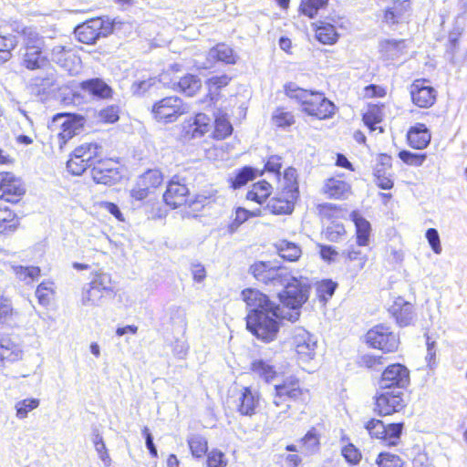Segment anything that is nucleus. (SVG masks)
Masks as SVG:
<instances>
[{
	"mask_svg": "<svg viewBox=\"0 0 467 467\" xmlns=\"http://www.w3.org/2000/svg\"><path fill=\"white\" fill-rule=\"evenodd\" d=\"M54 294V283L51 281L42 282L36 290V296L42 306L49 305Z\"/></svg>",
	"mask_w": 467,
	"mask_h": 467,
	"instance_id": "de8ad7c7",
	"label": "nucleus"
},
{
	"mask_svg": "<svg viewBox=\"0 0 467 467\" xmlns=\"http://www.w3.org/2000/svg\"><path fill=\"white\" fill-rule=\"evenodd\" d=\"M341 454L351 465L358 464L361 459L360 451L351 443L342 448Z\"/></svg>",
	"mask_w": 467,
	"mask_h": 467,
	"instance_id": "13d9d810",
	"label": "nucleus"
},
{
	"mask_svg": "<svg viewBox=\"0 0 467 467\" xmlns=\"http://www.w3.org/2000/svg\"><path fill=\"white\" fill-rule=\"evenodd\" d=\"M378 467H401L402 461L398 455L388 452L379 454L376 461Z\"/></svg>",
	"mask_w": 467,
	"mask_h": 467,
	"instance_id": "6e6d98bb",
	"label": "nucleus"
},
{
	"mask_svg": "<svg viewBox=\"0 0 467 467\" xmlns=\"http://www.w3.org/2000/svg\"><path fill=\"white\" fill-rule=\"evenodd\" d=\"M297 174L296 171L294 168H288L285 171L283 181H282V189L286 191H292L295 188V193L298 194V184H297Z\"/></svg>",
	"mask_w": 467,
	"mask_h": 467,
	"instance_id": "5fc2aeb1",
	"label": "nucleus"
},
{
	"mask_svg": "<svg viewBox=\"0 0 467 467\" xmlns=\"http://www.w3.org/2000/svg\"><path fill=\"white\" fill-rule=\"evenodd\" d=\"M277 254L285 260L295 262L301 255V249L294 243L282 240L275 244Z\"/></svg>",
	"mask_w": 467,
	"mask_h": 467,
	"instance_id": "c9c22d12",
	"label": "nucleus"
},
{
	"mask_svg": "<svg viewBox=\"0 0 467 467\" xmlns=\"http://www.w3.org/2000/svg\"><path fill=\"white\" fill-rule=\"evenodd\" d=\"M189 190L178 176H174L169 182L163 199L167 205L177 208L186 202Z\"/></svg>",
	"mask_w": 467,
	"mask_h": 467,
	"instance_id": "4be33fe9",
	"label": "nucleus"
},
{
	"mask_svg": "<svg viewBox=\"0 0 467 467\" xmlns=\"http://www.w3.org/2000/svg\"><path fill=\"white\" fill-rule=\"evenodd\" d=\"M211 127V119L204 113H198L183 123V136L187 140L199 139L209 132Z\"/></svg>",
	"mask_w": 467,
	"mask_h": 467,
	"instance_id": "6ab92c4d",
	"label": "nucleus"
},
{
	"mask_svg": "<svg viewBox=\"0 0 467 467\" xmlns=\"http://www.w3.org/2000/svg\"><path fill=\"white\" fill-rule=\"evenodd\" d=\"M100 118L109 123H113L119 119V108L117 106H109L100 111Z\"/></svg>",
	"mask_w": 467,
	"mask_h": 467,
	"instance_id": "338daca9",
	"label": "nucleus"
},
{
	"mask_svg": "<svg viewBox=\"0 0 467 467\" xmlns=\"http://www.w3.org/2000/svg\"><path fill=\"white\" fill-rule=\"evenodd\" d=\"M25 192L26 189L20 178L12 172H0V199L17 202Z\"/></svg>",
	"mask_w": 467,
	"mask_h": 467,
	"instance_id": "4468645a",
	"label": "nucleus"
},
{
	"mask_svg": "<svg viewBox=\"0 0 467 467\" xmlns=\"http://www.w3.org/2000/svg\"><path fill=\"white\" fill-rule=\"evenodd\" d=\"M155 84L154 78L136 81L131 85V91L134 95H143L151 86Z\"/></svg>",
	"mask_w": 467,
	"mask_h": 467,
	"instance_id": "e2e57ef3",
	"label": "nucleus"
},
{
	"mask_svg": "<svg viewBox=\"0 0 467 467\" xmlns=\"http://www.w3.org/2000/svg\"><path fill=\"white\" fill-rule=\"evenodd\" d=\"M52 60L67 71L70 75H76L80 69V59L70 49L63 46H56L52 49Z\"/></svg>",
	"mask_w": 467,
	"mask_h": 467,
	"instance_id": "5701e85b",
	"label": "nucleus"
},
{
	"mask_svg": "<svg viewBox=\"0 0 467 467\" xmlns=\"http://www.w3.org/2000/svg\"><path fill=\"white\" fill-rule=\"evenodd\" d=\"M318 247H319V254L324 261H326L327 263L336 261V259L338 255V253L333 246L318 244Z\"/></svg>",
	"mask_w": 467,
	"mask_h": 467,
	"instance_id": "69168bd1",
	"label": "nucleus"
},
{
	"mask_svg": "<svg viewBox=\"0 0 467 467\" xmlns=\"http://www.w3.org/2000/svg\"><path fill=\"white\" fill-rule=\"evenodd\" d=\"M399 300L400 302H396L393 306L392 312L396 317L397 323L400 327H407L412 323L414 318L413 306L402 299Z\"/></svg>",
	"mask_w": 467,
	"mask_h": 467,
	"instance_id": "c756f323",
	"label": "nucleus"
},
{
	"mask_svg": "<svg viewBox=\"0 0 467 467\" xmlns=\"http://www.w3.org/2000/svg\"><path fill=\"white\" fill-rule=\"evenodd\" d=\"M229 80H230V78L226 75L214 76V77L210 78L207 80V85H208L210 90H212L213 88L218 89V88L227 86L229 83Z\"/></svg>",
	"mask_w": 467,
	"mask_h": 467,
	"instance_id": "774afa93",
	"label": "nucleus"
},
{
	"mask_svg": "<svg viewBox=\"0 0 467 467\" xmlns=\"http://www.w3.org/2000/svg\"><path fill=\"white\" fill-rule=\"evenodd\" d=\"M39 404L40 400L36 398L25 399L17 401L15 405L16 418L19 420L26 419L28 413L36 409Z\"/></svg>",
	"mask_w": 467,
	"mask_h": 467,
	"instance_id": "a18cd8bd",
	"label": "nucleus"
},
{
	"mask_svg": "<svg viewBox=\"0 0 467 467\" xmlns=\"http://www.w3.org/2000/svg\"><path fill=\"white\" fill-rule=\"evenodd\" d=\"M208 59L211 61H221L226 64H235L236 55L232 47L222 43L209 50Z\"/></svg>",
	"mask_w": 467,
	"mask_h": 467,
	"instance_id": "7c9ffc66",
	"label": "nucleus"
},
{
	"mask_svg": "<svg viewBox=\"0 0 467 467\" xmlns=\"http://www.w3.org/2000/svg\"><path fill=\"white\" fill-rule=\"evenodd\" d=\"M337 284L332 280H323L317 284L316 293L318 300L325 305L334 295Z\"/></svg>",
	"mask_w": 467,
	"mask_h": 467,
	"instance_id": "a19ab883",
	"label": "nucleus"
},
{
	"mask_svg": "<svg viewBox=\"0 0 467 467\" xmlns=\"http://www.w3.org/2000/svg\"><path fill=\"white\" fill-rule=\"evenodd\" d=\"M242 298L246 304L248 314H259L265 310H271L278 306L268 296L257 289L246 288L242 292Z\"/></svg>",
	"mask_w": 467,
	"mask_h": 467,
	"instance_id": "a211bd4d",
	"label": "nucleus"
},
{
	"mask_svg": "<svg viewBox=\"0 0 467 467\" xmlns=\"http://www.w3.org/2000/svg\"><path fill=\"white\" fill-rule=\"evenodd\" d=\"M410 383L409 369L400 364H392L385 368L379 380V388L381 389H394L400 390L406 388Z\"/></svg>",
	"mask_w": 467,
	"mask_h": 467,
	"instance_id": "ddd939ff",
	"label": "nucleus"
},
{
	"mask_svg": "<svg viewBox=\"0 0 467 467\" xmlns=\"http://www.w3.org/2000/svg\"><path fill=\"white\" fill-rule=\"evenodd\" d=\"M100 17L92 18L78 26L75 29L76 37L79 42L91 45L100 37L107 36L111 32V26L104 25Z\"/></svg>",
	"mask_w": 467,
	"mask_h": 467,
	"instance_id": "9b49d317",
	"label": "nucleus"
},
{
	"mask_svg": "<svg viewBox=\"0 0 467 467\" xmlns=\"http://www.w3.org/2000/svg\"><path fill=\"white\" fill-rule=\"evenodd\" d=\"M375 183L383 190H389L394 185L391 178L387 176L385 172L382 173L379 169H377L375 171Z\"/></svg>",
	"mask_w": 467,
	"mask_h": 467,
	"instance_id": "0e129e2a",
	"label": "nucleus"
},
{
	"mask_svg": "<svg viewBox=\"0 0 467 467\" xmlns=\"http://www.w3.org/2000/svg\"><path fill=\"white\" fill-rule=\"evenodd\" d=\"M13 270L16 276L25 282H32L40 275V268L37 266L14 265Z\"/></svg>",
	"mask_w": 467,
	"mask_h": 467,
	"instance_id": "09e8293b",
	"label": "nucleus"
},
{
	"mask_svg": "<svg viewBox=\"0 0 467 467\" xmlns=\"http://www.w3.org/2000/svg\"><path fill=\"white\" fill-rule=\"evenodd\" d=\"M425 82L424 79H416L410 86V94L414 105L427 109L435 103L437 91L434 88L426 86Z\"/></svg>",
	"mask_w": 467,
	"mask_h": 467,
	"instance_id": "f3484780",
	"label": "nucleus"
},
{
	"mask_svg": "<svg viewBox=\"0 0 467 467\" xmlns=\"http://www.w3.org/2000/svg\"><path fill=\"white\" fill-rule=\"evenodd\" d=\"M189 111V107L176 96L166 97L152 107V114L158 120L167 123L175 121L181 115Z\"/></svg>",
	"mask_w": 467,
	"mask_h": 467,
	"instance_id": "9d476101",
	"label": "nucleus"
},
{
	"mask_svg": "<svg viewBox=\"0 0 467 467\" xmlns=\"http://www.w3.org/2000/svg\"><path fill=\"white\" fill-rule=\"evenodd\" d=\"M272 186L266 181H260L253 185L246 193V199L262 204L269 197Z\"/></svg>",
	"mask_w": 467,
	"mask_h": 467,
	"instance_id": "f704fd0d",
	"label": "nucleus"
},
{
	"mask_svg": "<svg viewBox=\"0 0 467 467\" xmlns=\"http://www.w3.org/2000/svg\"><path fill=\"white\" fill-rule=\"evenodd\" d=\"M324 192L333 199H348L351 194L350 185L340 178H329L326 181Z\"/></svg>",
	"mask_w": 467,
	"mask_h": 467,
	"instance_id": "a878e982",
	"label": "nucleus"
},
{
	"mask_svg": "<svg viewBox=\"0 0 467 467\" xmlns=\"http://www.w3.org/2000/svg\"><path fill=\"white\" fill-rule=\"evenodd\" d=\"M259 393L249 387L242 388L234 400L236 410L244 416H252L255 414L259 404Z\"/></svg>",
	"mask_w": 467,
	"mask_h": 467,
	"instance_id": "412c9836",
	"label": "nucleus"
},
{
	"mask_svg": "<svg viewBox=\"0 0 467 467\" xmlns=\"http://www.w3.org/2000/svg\"><path fill=\"white\" fill-rule=\"evenodd\" d=\"M17 45L13 36H0V63H5L12 57V50Z\"/></svg>",
	"mask_w": 467,
	"mask_h": 467,
	"instance_id": "c03bdc74",
	"label": "nucleus"
},
{
	"mask_svg": "<svg viewBox=\"0 0 467 467\" xmlns=\"http://www.w3.org/2000/svg\"><path fill=\"white\" fill-rule=\"evenodd\" d=\"M208 467H226L227 459L219 450H213L207 454Z\"/></svg>",
	"mask_w": 467,
	"mask_h": 467,
	"instance_id": "bf43d9fd",
	"label": "nucleus"
},
{
	"mask_svg": "<svg viewBox=\"0 0 467 467\" xmlns=\"http://www.w3.org/2000/svg\"><path fill=\"white\" fill-rule=\"evenodd\" d=\"M254 178V171L250 167H244L240 170L236 175L230 179L231 186L234 189L245 185L249 181Z\"/></svg>",
	"mask_w": 467,
	"mask_h": 467,
	"instance_id": "8fccbe9b",
	"label": "nucleus"
},
{
	"mask_svg": "<svg viewBox=\"0 0 467 467\" xmlns=\"http://www.w3.org/2000/svg\"><path fill=\"white\" fill-rule=\"evenodd\" d=\"M249 273L258 282L274 286L283 285L288 280L287 270L273 262H255L250 266Z\"/></svg>",
	"mask_w": 467,
	"mask_h": 467,
	"instance_id": "6e6552de",
	"label": "nucleus"
},
{
	"mask_svg": "<svg viewBox=\"0 0 467 467\" xmlns=\"http://www.w3.org/2000/svg\"><path fill=\"white\" fill-rule=\"evenodd\" d=\"M286 95L298 100L302 110L319 119L331 118L335 113V105L323 93L300 88L295 85L285 87Z\"/></svg>",
	"mask_w": 467,
	"mask_h": 467,
	"instance_id": "f257e3e1",
	"label": "nucleus"
},
{
	"mask_svg": "<svg viewBox=\"0 0 467 467\" xmlns=\"http://www.w3.org/2000/svg\"><path fill=\"white\" fill-rule=\"evenodd\" d=\"M44 49L24 50L22 54V65L29 70L43 69L48 65V58L43 52Z\"/></svg>",
	"mask_w": 467,
	"mask_h": 467,
	"instance_id": "bb28decb",
	"label": "nucleus"
},
{
	"mask_svg": "<svg viewBox=\"0 0 467 467\" xmlns=\"http://www.w3.org/2000/svg\"><path fill=\"white\" fill-rule=\"evenodd\" d=\"M327 0H302L300 9L302 13L308 17H314L318 10L324 7Z\"/></svg>",
	"mask_w": 467,
	"mask_h": 467,
	"instance_id": "3c124183",
	"label": "nucleus"
},
{
	"mask_svg": "<svg viewBox=\"0 0 467 467\" xmlns=\"http://www.w3.org/2000/svg\"><path fill=\"white\" fill-rule=\"evenodd\" d=\"M81 88L93 96L101 99L109 98L112 92L110 87L99 78H93L84 81L81 83Z\"/></svg>",
	"mask_w": 467,
	"mask_h": 467,
	"instance_id": "72a5a7b5",
	"label": "nucleus"
},
{
	"mask_svg": "<svg viewBox=\"0 0 467 467\" xmlns=\"http://www.w3.org/2000/svg\"><path fill=\"white\" fill-rule=\"evenodd\" d=\"M410 7V3L408 0L396 2L393 5L388 8L385 12L384 19L388 24L398 23L402 17L404 13Z\"/></svg>",
	"mask_w": 467,
	"mask_h": 467,
	"instance_id": "58836bf2",
	"label": "nucleus"
},
{
	"mask_svg": "<svg viewBox=\"0 0 467 467\" xmlns=\"http://www.w3.org/2000/svg\"><path fill=\"white\" fill-rule=\"evenodd\" d=\"M385 358L382 356L372 354L362 355L359 358V365L372 369H379L383 365Z\"/></svg>",
	"mask_w": 467,
	"mask_h": 467,
	"instance_id": "4d7b16f0",
	"label": "nucleus"
},
{
	"mask_svg": "<svg viewBox=\"0 0 467 467\" xmlns=\"http://www.w3.org/2000/svg\"><path fill=\"white\" fill-rule=\"evenodd\" d=\"M376 398L375 410L382 416L400 411L404 407L401 390L382 389Z\"/></svg>",
	"mask_w": 467,
	"mask_h": 467,
	"instance_id": "2eb2a0df",
	"label": "nucleus"
},
{
	"mask_svg": "<svg viewBox=\"0 0 467 467\" xmlns=\"http://www.w3.org/2000/svg\"><path fill=\"white\" fill-rule=\"evenodd\" d=\"M287 343L300 363H308L317 355V339L302 327H294L289 332Z\"/></svg>",
	"mask_w": 467,
	"mask_h": 467,
	"instance_id": "39448f33",
	"label": "nucleus"
},
{
	"mask_svg": "<svg viewBox=\"0 0 467 467\" xmlns=\"http://www.w3.org/2000/svg\"><path fill=\"white\" fill-rule=\"evenodd\" d=\"M282 318L287 317L281 313L278 306L259 314H247L246 327L258 339L269 343L276 338Z\"/></svg>",
	"mask_w": 467,
	"mask_h": 467,
	"instance_id": "f03ea898",
	"label": "nucleus"
},
{
	"mask_svg": "<svg viewBox=\"0 0 467 467\" xmlns=\"http://www.w3.org/2000/svg\"><path fill=\"white\" fill-rule=\"evenodd\" d=\"M366 342L371 348L380 349L384 353H392L399 348L400 337L389 327L378 325L367 332Z\"/></svg>",
	"mask_w": 467,
	"mask_h": 467,
	"instance_id": "1a4fd4ad",
	"label": "nucleus"
},
{
	"mask_svg": "<svg viewBox=\"0 0 467 467\" xmlns=\"http://www.w3.org/2000/svg\"><path fill=\"white\" fill-rule=\"evenodd\" d=\"M18 219L8 208L0 207V234L5 231L14 232L17 229Z\"/></svg>",
	"mask_w": 467,
	"mask_h": 467,
	"instance_id": "37998d69",
	"label": "nucleus"
},
{
	"mask_svg": "<svg viewBox=\"0 0 467 467\" xmlns=\"http://www.w3.org/2000/svg\"><path fill=\"white\" fill-rule=\"evenodd\" d=\"M252 371L266 382H270L276 376L274 366L263 359L254 360L251 364Z\"/></svg>",
	"mask_w": 467,
	"mask_h": 467,
	"instance_id": "4c0bfd02",
	"label": "nucleus"
},
{
	"mask_svg": "<svg viewBox=\"0 0 467 467\" xmlns=\"http://www.w3.org/2000/svg\"><path fill=\"white\" fill-rule=\"evenodd\" d=\"M317 39L326 45H332L337 40V33L331 24H323L316 30Z\"/></svg>",
	"mask_w": 467,
	"mask_h": 467,
	"instance_id": "79ce46f5",
	"label": "nucleus"
},
{
	"mask_svg": "<svg viewBox=\"0 0 467 467\" xmlns=\"http://www.w3.org/2000/svg\"><path fill=\"white\" fill-rule=\"evenodd\" d=\"M189 448L192 455L195 458H202L207 453L208 442L207 440L199 434L191 435L187 439Z\"/></svg>",
	"mask_w": 467,
	"mask_h": 467,
	"instance_id": "ea45409f",
	"label": "nucleus"
},
{
	"mask_svg": "<svg viewBox=\"0 0 467 467\" xmlns=\"http://www.w3.org/2000/svg\"><path fill=\"white\" fill-rule=\"evenodd\" d=\"M111 292H113L111 275L108 273H98L88 287L83 288L81 302L88 306H99L105 295Z\"/></svg>",
	"mask_w": 467,
	"mask_h": 467,
	"instance_id": "423d86ee",
	"label": "nucleus"
},
{
	"mask_svg": "<svg viewBox=\"0 0 467 467\" xmlns=\"http://www.w3.org/2000/svg\"><path fill=\"white\" fill-rule=\"evenodd\" d=\"M273 122L277 127H289L295 122L294 115L284 109H277L272 117Z\"/></svg>",
	"mask_w": 467,
	"mask_h": 467,
	"instance_id": "603ef678",
	"label": "nucleus"
},
{
	"mask_svg": "<svg viewBox=\"0 0 467 467\" xmlns=\"http://www.w3.org/2000/svg\"><path fill=\"white\" fill-rule=\"evenodd\" d=\"M304 394L297 379L290 377L281 384L275 385L273 400L267 407V415L275 420L285 418L290 405L288 400H296Z\"/></svg>",
	"mask_w": 467,
	"mask_h": 467,
	"instance_id": "7ed1b4c3",
	"label": "nucleus"
},
{
	"mask_svg": "<svg viewBox=\"0 0 467 467\" xmlns=\"http://www.w3.org/2000/svg\"><path fill=\"white\" fill-rule=\"evenodd\" d=\"M84 118L79 115L57 114L54 117V122H59L61 126V131L58 133L60 148L69 139L80 132L84 126Z\"/></svg>",
	"mask_w": 467,
	"mask_h": 467,
	"instance_id": "dca6fc26",
	"label": "nucleus"
},
{
	"mask_svg": "<svg viewBox=\"0 0 467 467\" xmlns=\"http://www.w3.org/2000/svg\"><path fill=\"white\" fill-rule=\"evenodd\" d=\"M23 350L18 344L9 338L0 340V363L4 361L15 362L22 359Z\"/></svg>",
	"mask_w": 467,
	"mask_h": 467,
	"instance_id": "cd10ccee",
	"label": "nucleus"
},
{
	"mask_svg": "<svg viewBox=\"0 0 467 467\" xmlns=\"http://www.w3.org/2000/svg\"><path fill=\"white\" fill-rule=\"evenodd\" d=\"M302 444L305 447L306 452L313 453L318 449V437L313 431H308L302 439Z\"/></svg>",
	"mask_w": 467,
	"mask_h": 467,
	"instance_id": "680f3d73",
	"label": "nucleus"
},
{
	"mask_svg": "<svg viewBox=\"0 0 467 467\" xmlns=\"http://www.w3.org/2000/svg\"><path fill=\"white\" fill-rule=\"evenodd\" d=\"M99 149L100 147L95 143L83 144L76 148L67 162L68 171L80 175L88 168H93L99 157Z\"/></svg>",
	"mask_w": 467,
	"mask_h": 467,
	"instance_id": "0eeeda50",
	"label": "nucleus"
},
{
	"mask_svg": "<svg viewBox=\"0 0 467 467\" xmlns=\"http://www.w3.org/2000/svg\"><path fill=\"white\" fill-rule=\"evenodd\" d=\"M16 31L23 36V49H44L45 40L39 33L33 27H23L21 30L18 27Z\"/></svg>",
	"mask_w": 467,
	"mask_h": 467,
	"instance_id": "c85d7f7f",
	"label": "nucleus"
},
{
	"mask_svg": "<svg viewBox=\"0 0 467 467\" xmlns=\"http://www.w3.org/2000/svg\"><path fill=\"white\" fill-rule=\"evenodd\" d=\"M401 423L385 425L380 420H369L365 428L372 438L382 440L388 445H396L402 431Z\"/></svg>",
	"mask_w": 467,
	"mask_h": 467,
	"instance_id": "f8f14e48",
	"label": "nucleus"
},
{
	"mask_svg": "<svg viewBox=\"0 0 467 467\" xmlns=\"http://www.w3.org/2000/svg\"><path fill=\"white\" fill-rule=\"evenodd\" d=\"M115 175V171L110 168H105L100 160H97L91 170V176L97 183L110 184L114 182Z\"/></svg>",
	"mask_w": 467,
	"mask_h": 467,
	"instance_id": "e433bc0d",
	"label": "nucleus"
},
{
	"mask_svg": "<svg viewBox=\"0 0 467 467\" xmlns=\"http://www.w3.org/2000/svg\"><path fill=\"white\" fill-rule=\"evenodd\" d=\"M138 181L140 182V185L145 186L150 190L161 185L163 181V177L159 170H149L144 172Z\"/></svg>",
	"mask_w": 467,
	"mask_h": 467,
	"instance_id": "49530a36",
	"label": "nucleus"
},
{
	"mask_svg": "<svg viewBox=\"0 0 467 467\" xmlns=\"http://www.w3.org/2000/svg\"><path fill=\"white\" fill-rule=\"evenodd\" d=\"M165 78V75L161 76V81L163 82L164 85H168L171 88L178 90L189 97L194 96L202 87L201 79L192 74H187L180 78L179 80H172L171 83H167Z\"/></svg>",
	"mask_w": 467,
	"mask_h": 467,
	"instance_id": "b1692460",
	"label": "nucleus"
},
{
	"mask_svg": "<svg viewBox=\"0 0 467 467\" xmlns=\"http://www.w3.org/2000/svg\"><path fill=\"white\" fill-rule=\"evenodd\" d=\"M233 132V126L229 121L226 113L218 111L214 115V130L213 137L216 140H223L230 136Z\"/></svg>",
	"mask_w": 467,
	"mask_h": 467,
	"instance_id": "473e14b6",
	"label": "nucleus"
},
{
	"mask_svg": "<svg viewBox=\"0 0 467 467\" xmlns=\"http://www.w3.org/2000/svg\"><path fill=\"white\" fill-rule=\"evenodd\" d=\"M400 159L408 165L421 166L427 156L425 153H414L409 150H401L399 153Z\"/></svg>",
	"mask_w": 467,
	"mask_h": 467,
	"instance_id": "864d4df0",
	"label": "nucleus"
},
{
	"mask_svg": "<svg viewBox=\"0 0 467 467\" xmlns=\"http://www.w3.org/2000/svg\"><path fill=\"white\" fill-rule=\"evenodd\" d=\"M284 285L285 289L283 292L279 293V298L284 306L295 310V312L287 317L288 320L294 322L296 321L300 316L298 309L308 299L310 285L307 278L290 277L289 275L288 280Z\"/></svg>",
	"mask_w": 467,
	"mask_h": 467,
	"instance_id": "20e7f679",
	"label": "nucleus"
},
{
	"mask_svg": "<svg viewBox=\"0 0 467 467\" xmlns=\"http://www.w3.org/2000/svg\"><path fill=\"white\" fill-rule=\"evenodd\" d=\"M404 40L383 39L379 44L380 54L387 59H394L399 57L405 49Z\"/></svg>",
	"mask_w": 467,
	"mask_h": 467,
	"instance_id": "2f4dec72",
	"label": "nucleus"
},
{
	"mask_svg": "<svg viewBox=\"0 0 467 467\" xmlns=\"http://www.w3.org/2000/svg\"><path fill=\"white\" fill-rule=\"evenodd\" d=\"M431 138L429 130L422 123L411 127L407 134L410 146L417 150L425 149L430 144Z\"/></svg>",
	"mask_w": 467,
	"mask_h": 467,
	"instance_id": "393cba45",
	"label": "nucleus"
},
{
	"mask_svg": "<svg viewBox=\"0 0 467 467\" xmlns=\"http://www.w3.org/2000/svg\"><path fill=\"white\" fill-rule=\"evenodd\" d=\"M352 221L356 226V234H369L370 223L363 218L358 213L353 212L351 213Z\"/></svg>",
	"mask_w": 467,
	"mask_h": 467,
	"instance_id": "052dcab7",
	"label": "nucleus"
},
{
	"mask_svg": "<svg viewBox=\"0 0 467 467\" xmlns=\"http://www.w3.org/2000/svg\"><path fill=\"white\" fill-rule=\"evenodd\" d=\"M298 197L297 193H295V188L292 191H286L282 189L281 192H277L267 203V208L270 212L275 214H289L293 212L295 207V202Z\"/></svg>",
	"mask_w": 467,
	"mask_h": 467,
	"instance_id": "aec40b11",
	"label": "nucleus"
}]
</instances>
